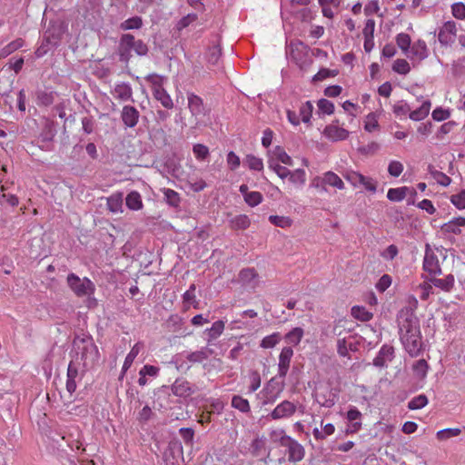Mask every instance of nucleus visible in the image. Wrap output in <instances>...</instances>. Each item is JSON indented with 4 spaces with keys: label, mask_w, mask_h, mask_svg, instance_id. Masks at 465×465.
Returning a JSON list of instances; mask_svg holds the SVG:
<instances>
[{
    "label": "nucleus",
    "mask_w": 465,
    "mask_h": 465,
    "mask_svg": "<svg viewBox=\"0 0 465 465\" xmlns=\"http://www.w3.org/2000/svg\"><path fill=\"white\" fill-rule=\"evenodd\" d=\"M72 351L75 353L73 360H78L82 364V372H86L100 358L98 347L89 334L75 335L73 340Z\"/></svg>",
    "instance_id": "f257e3e1"
},
{
    "label": "nucleus",
    "mask_w": 465,
    "mask_h": 465,
    "mask_svg": "<svg viewBox=\"0 0 465 465\" xmlns=\"http://www.w3.org/2000/svg\"><path fill=\"white\" fill-rule=\"evenodd\" d=\"M397 321L400 330V338L401 334H411L420 330V322L411 310H401L397 315Z\"/></svg>",
    "instance_id": "f03ea898"
},
{
    "label": "nucleus",
    "mask_w": 465,
    "mask_h": 465,
    "mask_svg": "<svg viewBox=\"0 0 465 465\" xmlns=\"http://www.w3.org/2000/svg\"><path fill=\"white\" fill-rule=\"evenodd\" d=\"M67 283L71 290L79 297L89 295L94 291V284L91 280L86 277L80 279L74 273L68 274Z\"/></svg>",
    "instance_id": "7ed1b4c3"
},
{
    "label": "nucleus",
    "mask_w": 465,
    "mask_h": 465,
    "mask_svg": "<svg viewBox=\"0 0 465 465\" xmlns=\"http://www.w3.org/2000/svg\"><path fill=\"white\" fill-rule=\"evenodd\" d=\"M401 343L406 351L411 356H418L422 351V341L420 331L411 334H401Z\"/></svg>",
    "instance_id": "20e7f679"
},
{
    "label": "nucleus",
    "mask_w": 465,
    "mask_h": 465,
    "mask_svg": "<svg viewBox=\"0 0 465 465\" xmlns=\"http://www.w3.org/2000/svg\"><path fill=\"white\" fill-rule=\"evenodd\" d=\"M57 134L56 130V124L50 120V119H45L42 126V130L40 133L39 139L41 143H43L40 145V148L45 150H51L52 149V142L54 141V136Z\"/></svg>",
    "instance_id": "39448f33"
},
{
    "label": "nucleus",
    "mask_w": 465,
    "mask_h": 465,
    "mask_svg": "<svg viewBox=\"0 0 465 465\" xmlns=\"http://www.w3.org/2000/svg\"><path fill=\"white\" fill-rule=\"evenodd\" d=\"M282 446L288 449L289 461L298 462L304 458L305 450L303 446L291 437L282 438Z\"/></svg>",
    "instance_id": "423d86ee"
},
{
    "label": "nucleus",
    "mask_w": 465,
    "mask_h": 465,
    "mask_svg": "<svg viewBox=\"0 0 465 465\" xmlns=\"http://www.w3.org/2000/svg\"><path fill=\"white\" fill-rule=\"evenodd\" d=\"M82 364L78 360H72L67 369L66 391L72 394L76 390V379L80 380L85 372H82Z\"/></svg>",
    "instance_id": "0eeeda50"
},
{
    "label": "nucleus",
    "mask_w": 465,
    "mask_h": 465,
    "mask_svg": "<svg viewBox=\"0 0 465 465\" xmlns=\"http://www.w3.org/2000/svg\"><path fill=\"white\" fill-rule=\"evenodd\" d=\"M132 51L133 49L129 34H123L119 38L115 54L118 55L119 61L126 67L133 57Z\"/></svg>",
    "instance_id": "6e6552de"
},
{
    "label": "nucleus",
    "mask_w": 465,
    "mask_h": 465,
    "mask_svg": "<svg viewBox=\"0 0 465 465\" xmlns=\"http://www.w3.org/2000/svg\"><path fill=\"white\" fill-rule=\"evenodd\" d=\"M423 269L430 274H441L438 256L433 252L429 243L425 246V256L423 259Z\"/></svg>",
    "instance_id": "1a4fd4ad"
},
{
    "label": "nucleus",
    "mask_w": 465,
    "mask_h": 465,
    "mask_svg": "<svg viewBox=\"0 0 465 465\" xmlns=\"http://www.w3.org/2000/svg\"><path fill=\"white\" fill-rule=\"evenodd\" d=\"M456 24L453 21L446 22L440 29L438 39L441 45H449L454 43L456 38Z\"/></svg>",
    "instance_id": "9d476101"
},
{
    "label": "nucleus",
    "mask_w": 465,
    "mask_h": 465,
    "mask_svg": "<svg viewBox=\"0 0 465 465\" xmlns=\"http://www.w3.org/2000/svg\"><path fill=\"white\" fill-rule=\"evenodd\" d=\"M296 411V405L290 401H283L278 404L275 409L270 413L272 420H280L290 418Z\"/></svg>",
    "instance_id": "9b49d317"
},
{
    "label": "nucleus",
    "mask_w": 465,
    "mask_h": 465,
    "mask_svg": "<svg viewBox=\"0 0 465 465\" xmlns=\"http://www.w3.org/2000/svg\"><path fill=\"white\" fill-rule=\"evenodd\" d=\"M394 358V348L391 345L384 344L380 349L377 356L373 359V365L379 368L386 366L387 361H391Z\"/></svg>",
    "instance_id": "f8f14e48"
},
{
    "label": "nucleus",
    "mask_w": 465,
    "mask_h": 465,
    "mask_svg": "<svg viewBox=\"0 0 465 465\" xmlns=\"http://www.w3.org/2000/svg\"><path fill=\"white\" fill-rule=\"evenodd\" d=\"M339 121L336 120L333 124L325 127L323 134L332 141H342L349 136V132L338 126Z\"/></svg>",
    "instance_id": "ddd939ff"
},
{
    "label": "nucleus",
    "mask_w": 465,
    "mask_h": 465,
    "mask_svg": "<svg viewBox=\"0 0 465 465\" xmlns=\"http://www.w3.org/2000/svg\"><path fill=\"white\" fill-rule=\"evenodd\" d=\"M138 110L132 105H124L122 110L121 118L126 127H134L139 120Z\"/></svg>",
    "instance_id": "4468645a"
},
{
    "label": "nucleus",
    "mask_w": 465,
    "mask_h": 465,
    "mask_svg": "<svg viewBox=\"0 0 465 465\" xmlns=\"http://www.w3.org/2000/svg\"><path fill=\"white\" fill-rule=\"evenodd\" d=\"M172 391L178 397H189L194 391V386H191L190 382L184 379H177L172 385Z\"/></svg>",
    "instance_id": "2eb2a0df"
},
{
    "label": "nucleus",
    "mask_w": 465,
    "mask_h": 465,
    "mask_svg": "<svg viewBox=\"0 0 465 465\" xmlns=\"http://www.w3.org/2000/svg\"><path fill=\"white\" fill-rule=\"evenodd\" d=\"M408 194L411 196H416L417 192L414 188H410L407 186L398 187V188H391L387 193V197L390 201L392 202H401L402 201Z\"/></svg>",
    "instance_id": "dca6fc26"
},
{
    "label": "nucleus",
    "mask_w": 465,
    "mask_h": 465,
    "mask_svg": "<svg viewBox=\"0 0 465 465\" xmlns=\"http://www.w3.org/2000/svg\"><path fill=\"white\" fill-rule=\"evenodd\" d=\"M188 107L192 114L194 116L205 114L203 99L194 94H189L188 95Z\"/></svg>",
    "instance_id": "f3484780"
},
{
    "label": "nucleus",
    "mask_w": 465,
    "mask_h": 465,
    "mask_svg": "<svg viewBox=\"0 0 465 465\" xmlns=\"http://www.w3.org/2000/svg\"><path fill=\"white\" fill-rule=\"evenodd\" d=\"M258 278V273L256 272L254 268H244L239 272V281L243 285H248L252 288L256 287Z\"/></svg>",
    "instance_id": "a211bd4d"
},
{
    "label": "nucleus",
    "mask_w": 465,
    "mask_h": 465,
    "mask_svg": "<svg viewBox=\"0 0 465 465\" xmlns=\"http://www.w3.org/2000/svg\"><path fill=\"white\" fill-rule=\"evenodd\" d=\"M153 95L164 108L172 109L173 107V102L163 87H157L156 90H153Z\"/></svg>",
    "instance_id": "6ab92c4d"
},
{
    "label": "nucleus",
    "mask_w": 465,
    "mask_h": 465,
    "mask_svg": "<svg viewBox=\"0 0 465 465\" xmlns=\"http://www.w3.org/2000/svg\"><path fill=\"white\" fill-rule=\"evenodd\" d=\"M410 53L411 54L410 57H418L420 60L425 59L428 56L426 43L423 40H418L411 46Z\"/></svg>",
    "instance_id": "aec40b11"
},
{
    "label": "nucleus",
    "mask_w": 465,
    "mask_h": 465,
    "mask_svg": "<svg viewBox=\"0 0 465 465\" xmlns=\"http://www.w3.org/2000/svg\"><path fill=\"white\" fill-rule=\"evenodd\" d=\"M125 203L130 210L138 211L143 208L142 197L136 191H132L127 194Z\"/></svg>",
    "instance_id": "412c9836"
},
{
    "label": "nucleus",
    "mask_w": 465,
    "mask_h": 465,
    "mask_svg": "<svg viewBox=\"0 0 465 465\" xmlns=\"http://www.w3.org/2000/svg\"><path fill=\"white\" fill-rule=\"evenodd\" d=\"M213 353V350L209 348H203L200 351L189 353L186 356V359L192 363L202 362L203 361L207 360Z\"/></svg>",
    "instance_id": "4be33fe9"
},
{
    "label": "nucleus",
    "mask_w": 465,
    "mask_h": 465,
    "mask_svg": "<svg viewBox=\"0 0 465 465\" xmlns=\"http://www.w3.org/2000/svg\"><path fill=\"white\" fill-rule=\"evenodd\" d=\"M132 49L138 56H145L149 52L148 45L142 40L136 39L134 35L129 34Z\"/></svg>",
    "instance_id": "5701e85b"
},
{
    "label": "nucleus",
    "mask_w": 465,
    "mask_h": 465,
    "mask_svg": "<svg viewBox=\"0 0 465 465\" xmlns=\"http://www.w3.org/2000/svg\"><path fill=\"white\" fill-rule=\"evenodd\" d=\"M123 193H115L107 198V207L112 213H117L122 210L123 206Z\"/></svg>",
    "instance_id": "b1692460"
},
{
    "label": "nucleus",
    "mask_w": 465,
    "mask_h": 465,
    "mask_svg": "<svg viewBox=\"0 0 465 465\" xmlns=\"http://www.w3.org/2000/svg\"><path fill=\"white\" fill-rule=\"evenodd\" d=\"M430 282L435 286L445 292H450L454 285V276L447 275L444 279L431 278Z\"/></svg>",
    "instance_id": "393cba45"
},
{
    "label": "nucleus",
    "mask_w": 465,
    "mask_h": 465,
    "mask_svg": "<svg viewBox=\"0 0 465 465\" xmlns=\"http://www.w3.org/2000/svg\"><path fill=\"white\" fill-rule=\"evenodd\" d=\"M430 101L423 102L418 109L410 112L409 117L413 121H420L424 119L430 113Z\"/></svg>",
    "instance_id": "a878e982"
},
{
    "label": "nucleus",
    "mask_w": 465,
    "mask_h": 465,
    "mask_svg": "<svg viewBox=\"0 0 465 465\" xmlns=\"http://www.w3.org/2000/svg\"><path fill=\"white\" fill-rule=\"evenodd\" d=\"M162 191L164 195V200L168 205L174 208H178L180 206L181 198L177 192L169 188H163Z\"/></svg>",
    "instance_id": "bb28decb"
},
{
    "label": "nucleus",
    "mask_w": 465,
    "mask_h": 465,
    "mask_svg": "<svg viewBox=\"0 0 465 465\" xmlns=\"http://www.w3.org/2000/svg\"><path fill=\"white\" fill-rule=\"evenodd\" d=\"M114 93H115L116 98L123 100V101H127V100L131 99L132 95H133V91H132L131 86L125 83L117 84L114 87Z\"/></svg>",
    "instance_id": "cd10ccee"
},
{
    "label": "nucleus",
    "mask_w": 465,
    "mask_h": 465,
    "mask_svg": "<svg viewBox=\"0 0 465 465\" xmlns=\"http://www.w3.org/2000/svg\"><path fill=\"white\" fill-rule=\"evenodd\" d=\"M303 334L304 331L301 327H295L285 334L284 339L289 344L296 346L301 342Z\"/></svg>",
    "instance_id": "c85d7f7f"
},
{
    "label": "nucleus",
    "mask_w": 465,
    "mask_h": 465,
    "mask_svg": "<svg viewBox=\"0 0 465 465\" xmlns=\"http://www.w3.org/2000/svg\"><path fill=\"white\" fill-rule=\"evenodd\" d=\"M143 26V19L141 16L135 15L122 22L119 28L123 31L140 29Z\"/></svg>",
    "instance_id": "c756f323"
},
{
    "label": "nucleus",
    "mask_w": 465,
    "mask_h": 465,
    "mask_svg": "<svg viewBox=\"0 0 465 465\" xmlns=\"http://www.w3.org/2000/svg\"><path fill=\"white\" fill-rule=\"evenodd\" d=\"M230 224L233 230H244L250 226L251 222L247 215L241 214L231 219Z\"/></svg>",
    "instance_id": "7c9ffc66"
},
{
    "label": "nucleus",
    "mask_w": 465,
    "mask_h": 465,
    "mask_svg": "<svg viewBox=\"0 0 465 465\" xmlns=\"http://www.w3.org/2000/svg\"><path fill=\"white\" fill-rule=\"evenodd\" d=\"M60 39V33L55 34L51 30H47L43 35L42 43L45 44L49 49H51L58 45Z\"/></svg>",
    "instance_id": "2f4dec72"
},
{
    "label": "nucleus",
    "mask_w": 465,
    "mask_h": 465,
    "mask_svg": "<svg viewBox=\"0 0 465 465\" xmlns=\"http://www.w3.org/2000/svg\"><path fill=\"white\" fill-rule=\"evenodd\" d=\"M232 407L242 413H248L251 411L248 400L240 395H233L232 398Z\"/></svg>",
    "instance_id": "473e14b6"
},
{
    "label": "nucleus",
    "mask_w": 465,
    "mask_h": 465,
    "mask_svg": "<svg viewBox=\"0 0 465 465\" xmlns=\"http://www.w3.org/2000/svg\"><path fill=\"white\" fill-rule=\"evenodd\" d=\"M397 45L401 49V51L410 57L409 51L411 48V39L408 34L401 33L396 36Z\"/></svg>",
    "instance_id": "72a5a7b5"
},
{
    "label": "nucleus",
    "mask_w": 465,
    "mask_h": 465,
    "mask_svg": "<svg viewBox=\"0 0 465 465\" xmlns=\"http://www.w3.org/2000/svg\"><path fill=\"white\" fill-rule=\"evenodd\" d=\"M282 340L280 332H273L271 335L265 336L260 343V347L263 349L274 348Z\"/></svg>",
    "instance_id": "f704fd0d"
},
{
    "label": "nucleus",
    "mask_w": 465,
    "mask_h": 465,
    "mask_svg": "<svg viewBox=\"0 0 465 465\" xmlns=\"http://www.w3.org/2000/svg\"><path fill=\"white\" fill-rule=\"evenodd\" d=\"M351 315L361 322H368L372 319V312H369L363 306H353L351 308Z\"/></svg>",
    "instance_id": "c9c22d12"
},
{
    "label": "nucleus",
    "mask_w": 465,
    "mask_h": 465,
    "mask_svg": "<svg viewBox=\"0 0 465 465\" xmlns=\"http://www.w3.org/2000/svg\"><path fill=\"white\" fill-rule=\"evenodd\" d=\"M24 45V40L17 38L0 50V58H5Z\"/></svg>",
    "instance_id": "e433bc0d"
},
{
    "label": "nucleus",
    "mask_w": 465,
    "mask_h": 465,
    "mask_svg": "<svg viewBox=\"0 0 465 465\" xmlns=\"http://www.w3.org/2000/svg\"><path fill=\"white\" fill-rule=\"evenodd\" d=\"M322 183L325 184H329L331 186H334L338 189H343L344 183L341 181V179L333 172H327L324 174V177L322 179Z\"/></svg>",
    "instance_id": "4c0bfd02"
},
{
    "label": "nucleus",
    "mask_w": 465,
    "mask_h": 465,
    "mask_svg": "<svg viewBox=\"0 0 465 465\" xmlns=\"http://www.w3.org/2000/svg\"><path fill=\"white\" fill-rule=\"evenodd\" d=\"M223 330L224 322L223 321L213 322V326L205 331L208 334V343L219 337L223 333Z\"/></svg>",
    "instance_id": "58836bf2"
},
{
    "label": "nucleus",
    "mask_w": 465,
    "mask_h": 465,
    "mask_svg": "<svg viewBox=\"0 0 465 465\" xmlns=\"http://www.w3.org/2000/svg\"><path fill=\"white\" fill-rule=\"evenodd\" d=\"M268 167L274 171L276 174L282 179L287 178L290 174V170L279 164L278 161L274 159H270L268 161Z\"/></svg>",
    "instance_id": "ea45409f"
},
{
    "label": "nucleus",
    "mask_w": 465,
    "mask_h": 465,
    "mask_svg": "<svg viewBox=\"0 0 465 465\" xmlns=\"http://www.w3.org/2000/svg\"><path fill=\"white\" fill-rule=\"evenodd\" d=\"M140 344L139 343H136L132 349L131 351H129V353L127 354V356L125 357V360L124 361V365H123V372H126L127 370L132 366L134 359L136 358V356L138 355L139 351H140Z\"/></svg>",
    "instance_id": "a19ab883"
},
{
    "label": "nucleus",
    "mask_w": 465,
    "mask_h": 465,
    "mask_svg": "<svg viewBox=\"0 0 465 465\" xmlns=\"http://www.w3.org/2000/svg\"><path fill=\"white\" fill-rule=\"evenodd\" d=\"M222 54V50L219 45H213L210 47L206 53L207 62L212 64H217Z\"/></svg>",
    "instance_id": "79ce46f5"
},
{
    "label": "nucleus",
    "mask_w": 465,
    "mask_h": 465,
    "mask_svg": "<svg viewBox=\"0 0 465 465\" xmlns=\"http://www.w3.org/2000/svg\"><path fill=\"white\" fill-rule=\"evenodd\" d=\"M195 289V284H191L189 289L183 295V303L192 304L193 308H198L199 302L196 301L194 294Z\"/></svg>",
    "instance_id": "37998d69"
},
{
    "label": "nucleus",
    "mask_w": 465,
    "mask_h": 465,
    "mask_svg": "<svg viewBox=\"0 0 465 465\" xmlns=\"http://www.w3.org/2000/svg\"><path fill=\"white\" fill-rule=\"evenodd\" d=\"M461 430L458 428H448L440 430L437 432L436 436L439 440H445L452 437H457L460 434Z\"/></svg>",
    "instance_id": "c03bdc74"
},
{
    "label": "nucleus",
    "mask_w": 465,
    "mask_h": 465,
    "mask_svg": "<svg viewBox=\"0 0 465 465\" xmlns=\"http://www.w3.org/2000/svg\"><path fill=\"white\" fill-rule=\"evenodd\" d=\"M273 153L276 156V161L281 162L289 166H292L293 164L291 156L287 154L286 152L281 146H276L274 148Z\"/></svg>",
    "instance_id": "a18cd8bd"
},
{
    "label": "nucleus",
    "mask_w": 465,
    "mask_h": 465,
    "mask_svg": "<svg viewBox=\"0 0 465 465\" xmlns=\"http://www.w3.org/2000/svg\"><path fill=\"white\" fill-rule=\"evenodd\" d=\"M293 356V350L292 347L287 346L283 347L280 355H279V363L283 366L290 367L291 360Z\"/></svg>",
    "instance_id": "49530a36"
},
{
    "label": "nucleus",
    "mask_w": 465,
    "mask_h": 465,
    "mask_svg": "<svg viewBox=\"0 0 465 465\" xmlns=\"http://www.w3.org/2000/svg\"><path fill=\"white\" fill-rule=\"evenodd\" d=\"M428 403V398L424 394L418 395L414 397L408 403V408L410 410H419L425 407Z\"/></svg>",
    "instance_id": "de8ad7c7"
},
{
    "label": "nucleus",
    "mask_w": 465,
    "mask_h": 465,
    "mask_svg": "<svg viewBox=\"0 0 465 465\" xmlns=\"http://www.w3.org/2000/svg\"><path fill=\"white\" fill-rule=\"evenodd\" d=\"M412 369L415 374L422 379L427 375L429 365L424 359H420L413 364Z\"/></svg>",
    "instance_id": "09e8293b"
},
{
    "label": "nucleus",
    "mask_w": 465,
    "mask_h": 465,
    "mask_svg": "<svg viewBox=\"0 0 465 465\" xmlns=\"http://www.w3.org/2000/svg\"><path fill=\"white\" fill-rule=\"evenodd\" d=\"M392 70L400 74H407L411 71V66L405 59H397L393 63Z\"/></svg>",
    "instance_id": "8fccbe9b"
},
{
    "label": "nucleus",
    "mask_w": 465,
    "mask_h": 465,
    "mask_svg": "<svg viewBox=\"0 0 465 465\" xmlns=\"http://www.w3.org/2000/svg\"><path fill=\"white\" fill-rule=\"evenodd\" d=\"M344 178L349 181L353 186H357L361 183L366 181V177L357 172L348 171L343 174Z\"/></svg>",
    "instance_id": "3c124183"
},
{
    "label": "nucleus",
    "mask_w": 465,
    "mask_h": 465,
    "mask_svg": "<svg viewBox=\"0 0 465 465\" xmlns=\"http://www.w3.org/2000/svg\"><path fill=\"white\" fill-rule=\"evenodd\" d=\"M339 74L338 70H331L327 68H322L320 71L312 77V82H320L329 77H335Z\"/></svg>",
    "instance_id": "603ef678"
},
{
    "label": "nucleus",
    "mask_w": 465,
    "mask_h": 465,
    "mask_svg": "<svg viewBox=\"0 0 465 465\" xmlns=\"http://www.w3.org/2000/svg\"><path fill=\"white\" fill-rule=\"evenodd\" d=\"M463 226L462 224H460L459 222H457V218L452 219L451 221L444 223L441 226V230L444 232H451L454 234H460L461 232L460 227Z\"/></svg>",
    "instance_id": "864d4df0"
},
{
    "label": "nucleus",
    "mask_w": 465,
    "mask_h": 465,
    "mask_svg": "<svg viewBox=\"0 0 465 465\" xmlns=\"http://www.w3.org/2000/svg\"><path fill=\"white\" fill-rule=\"evenodd\" d=\"M312 109L313 106L310 101H307L301 106L300 115L302 116V120L303 123L307 124L310 122L312 114Z\"/></svg>",
    "instance_id": "5fc2aeb1"
},
{
    "label": "nucleus",
    "mask_w": 465,
    "mask_h": 465,
    "mask_svg": "<svg viewBox=\"0 0 465 465\" xmlns=\"http://www.w3.org/2000/svg\"><path fill=\"white\" fill-rule=\"evenodd\" d=\"M262 194L259 192H251L249 194L246 195L244 198L245 203L251 206L254 207L260 204L262 202Z\"/></svg>",
    "instance_id": "6e6d98bb"
},
{
    "label": "nucleus",
    "mask_w": 465,
    "mask_h": 465,
    "mask_svg": "<svg viewBox=\"0 0 465 465\" xmlns=\"http://www.w3.org/2000/svg\"><path fill=\"white\" fill-rule=\"evenodd\" d=\"M288 178L292 183L303 184L305 183V171L303 169H296L294 172L290 171Z\"/></svg>",
    "instance_id": "4d7b16f0"
},
{
    "label": "nucleus",
    "mask_w": 465,
    "mask_h": 465,
    "mask_svg": "<svg viewBox=\"0 0 465 465\" xmlns=\"http://www.w3.org/2000/svg\"><path fill=\"white\" fill-rule=\"evenodd\" d=\"M269 221L272 224L282 228L290 226L292 224L291 219L284 216L270 215Z\"/></svg>",
    "instance_id": "13d9d810"
},
{
    "label": "nucleus",
    "mask_w": 465,
    "mask_h": 465,
    "mask_svg": "<svg viewBox=\"0 0 465 465\" xmlns=\"http://www.w3.org/2000/svg\"><path fill=\"white\" fill-rule=\"evenodd\" d=\"M245 161L252 170L261 171L263 168L262 160L252 154H248Z\"/></svg>",
    "instance_id": "bf43d9fd"
},
{
    "label": "nucleus",
    "mask_w": 465,
    "mask_h": 465,
    "mask_svg": "<svg viewBox=\"0 0 465 465\" xmlns=\"http://www.w3.org/2000/svg\"><path fill=\"white\" fill-rule=\"evenodd\" d=\"M317 104H318L319 111H321L323 114H331L334 112L333 103L327 99H324V98L320 99L318 101Z\"/></svg>",
    "instance_id": "052dcab7"
},
{
    "label": "nucleus",
    "mask_w": 465,
    "mask_h": 465,
    "mask_svg": "<svg viewBox=\"0 0 465 465\" xmlns=\"http://www.w3.org/2000/svg\"><path fill=\"white\" fill-rule=\"evenodd\" d=\"M193 152L197 159L205 160L209 155V149L202 143H196L193 147Z\"/></svg>",
    "instance_id": "680f3d73"
},
{
    "label": "nucleus",
    "mask_w": 465,
    "mask_h": 465,
    "mask_svg": "<svg viewBox=\"0 0 465 465\" xmlns=\"http://www.w3.org/2000/svg\"><path fill=\"white\" fill-rule=\"evenodd\" d=\"M197 15L196 14H188L187 15L182 17L178 23L176 24L177 30L181 31L183 28L190 25L192 23L197 20Z\"/></svg>",
    "instance_id": "e2e57ef3"
},
{
    "label": "nucleus",
    "mask_w": 465,
    "mask_h": 465,
    "mask_svg": "<svg viewBox=\"0 0 465 465\" xmlns=\"http://www.w3.org/2000/svg\"><path fill=\"white\" fill-rule=\"evenodd\" d=\"M456 125V123L453 122V121H450V122H447V123H444L440 127V129L438 130L437 134H436V138L439 139V140H442L443 137L448 134L449 133L451 132V130L453 129V127Z\"/></svg>",
    "instance_id": "0e129e2a"
},
{
    "label": "nucleus",
    "mask_w": 465,
    "mask_h": 465,
    "mask_svg": "<svg viewBox=\"0 0 465 465\" xmlns=\"http://www.w3.org/2000/svg\"><path fill=\"white\" fill-rule=\"evenodd\" d=\"M431 116L433 120L440 122L448 119L450 116V112L448 109L442 107H437L433 110Z\"/></svg>",
    "instance_id": "69168bd1"
},
{
    "label": "nucleus",
    "mask_w": 465,
    "mask_h": 465,
    "mask_svg": "<svg viewBox=\"0 0 465 465\" xmlns=\"http://www.w3.org/2000/svg\"><path fill=\"white\" fill-rule=\"evenodd\" d=\"M450 202L460 210L465 209V190L451 195Z\"/></svg>",
    "instance_id": "338daca9"
},
{
    "label": "nucleus",
    "mask_w": 465,
    "mask_h": 465,
    "mask_svg": "<svg viewBox=\"0 0 465 465\" xmlns=\"http://www.w3.org/2000/svg\"><path fill=\"white\" fill-rule=\"evenodd\" d=\"M452 15L457 19H464L465 18V5L461 2L455 3L451 5Z\"/></svg>",
    "instance_id": "774afa93"
}]
</instances>
